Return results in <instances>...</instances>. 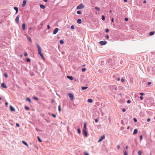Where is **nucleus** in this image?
Wrapping results in <instances>:
<instances>
[{"label": "nucleus", "instance_id": "nucleus-51", "mask_svg": "<svg viewBox=\"0 0 155 155\" xmlns=\"http://www.w3.org/2000/svg\"><path fill=\"white\" fill-rule=\"evenodd\" d=\"M150 121V118H148L147 119V121L149 122Z\"/></svg>", "mask_w": 155, "mask_h": 155}, {"label": "nucleus", "instance_id": "nucleus-7", "mask_svg": "<svg viewBox=\"0 0 155 155\" xmlns=\"http://www.w3.org/2000/svg\"><path fill=\"white\" fill-rule=\"evenodd\" d=\"M84 7V6L83 5V4H81L79 5L77 7V9H80L83 8Z\"/></svg>", "mask_w": 155, "mask_h": 155}, {"label": "nucleus", "instance_id": "nucleus-6", "mask_svg": "<svg viewBox=\"0 0 155 155\" xmlns=\"http://www.w3.org/2000/svg\"><path fill=\"white\" fill-rule=\"evenodd\" d=\"M105 138V136L104 135H103L101 136L100 139L98 140V142H100L102 141L103 139H104Z\"/></svg>", "mask_w": 155, "mask_h": 155}, {"label": "nucleus", "instance_id": "nucleus-24", "mask_svg": "<svg viewBox=\"0 0 155 155\" xmlns=\"http://www.w3.org/2000/svg\"><path fill=\"white\" fill-rule=\"evenodd\" d=\"M87 87H82V90H85V89H87Z\"/></svg>", "mask_w": 155, "mask_h": 155}, {"label": "nucleus", "instance_id": "nucleus-27", "mask_svg": "<svg viewBox=\"0 0 155 155\" xmlns=\"http://www.w3.org/2000/svg\"><path fill=\"white\" fill-rule=\"evenodd\" d=\"M95 8L96 10H97L98 11H99L100 10V8L98 7H95Z\"/></svg>", "mask_w": 155, "mask_h": 155}, {"label": "nucleus", "instance_id": "nucleus-37", "mask_svg": "<svg viewBox=\"0 0 155 155\" xmlns=\"http://www.w3.org/2000/svg\"><path fill=\"white\" fill-rule=\"evenodd\" d=\"M124 155H128L126 151H125L124 152Z\"/></svg>", "mask_w": 155, "mask_h": 155}, {"label": "nucleus", "instance_id": "nucleus-10", "mask_svg": "<svg viewBox=\"0 0 155 155\" xmlns=\"http://www.w3.org/2000/svg\"><path fill=\"white\" fill-rule=\"evenodd\" d=\"M10 110L11 111L13 112L15 111V109L11 105L10 106Z\"/></svg>", "mask_w": 155, "mask_h": 155}, {"label": "nucleus", "instance_id": "nucleus-48", "mask_svg": "<svg viewBox=\"0 0 155 155\" xmlns=\"http://www.w3.org/2000/svg\"><path fill=\"white\" fill-rule=\"evenodd\" d=\"M121 81L122 82H124V79L123 78H122L121 79Z\"/></svg>", "mask_w": 155, "mask_h": 155}, {"label": "nucleus", "instance_id": "nucleus-13", "mask_svg": "<svg viewBox=\"0 0 155 155\" xmlns=\"http://www.w3.org/2000/svg\"><path fill=\"white\" fill-rule=\"evenodd\" d=\"M67 78L68 79H70V80H72L74 79V78H73V77H72V76H67Z\"/></svg>", "mask_w": 155, "mask_h": 155}, {"label": "nucleus", "instance_id": "nucleus-3", "mask_svg": "<svg viewBox=\"0 0 155 155\" xmlns=\"http://www.w3.org/2000/svg\"><path fill=\"white\" fill-rule=\"evenodd\" d=\"M117 87L115 86H114L113 87L112 91L113 93H115L117 91Z\"/></svg>", "mask_w": 155, "mask_h": 155}, {"label": "nucleus", "instance_id": "nucleus-31", "mask_svg": "<svg viewBox=\"0 0 155 155\" xmlns=\"http://www.w3.org/2000/svg\"><path fill=\"white\" fill-rule=\"evenodd\" d=\"M78 133L79 134H81V130H80V128H79L78 129Z\"/></svg>", "mask_w": 155, "mask_h": 155}, {"label": "nucleus", "instance_id": "nucleus-49", "mask_svg": "<svg viewBox=\"0 0 155 155\" xmlns=\"http://www.w3.org/2000/svg\"><path fill=\"white\" fill-rule=\"evenodd\" d=\"M106 38H107V39L109 38V36L108 35H106Z\"/></svg>", "mask_w": 155, "mask_h": 155}, {"label": "nucleus", "instance_id": "nucleus-11", "mask_svg": "<svg viewBox=\"0 0 155 155\" xmlns=\"http://www.w3.org/2000/svg\"><path fill=\"white\" fill-rule=\"evenodd\" d=\"M1 86L2 87L5 88H7V87L4 83H2L1 84Z\"/></svg>", "mask_w": 155, "mask_h": 155}, {"label": "nucleus", "instance_id": "nucleus-22", "mask_svg": "<svg viewBox=\"0 0 155 155\" xmlns=\"http://www.w3.org/2000/svg\"><path fill=\"white\" fill-rule=\"evenodd\" d=\"M155 32L154 31H152L150 32L149 34L150 35H152L154 34Z\"/></svg>", "mask_w": 155, "mask_h": 155}, {"label": "nucleus", "instance_id": "nucleus-1", "mask_svg": "<svg viewBox=\"0 0 155 155\" xmlns=\"http://www.w3.org/2000/svg\"><path fill=\"white\" fill-rule=\"evenodd\" d=\"M36 45H37L38 48V54L40 56L42 59L45 60V58L44 57L43 54L41 53V47L38 44H36Z\"/></svg>", "mask_w": 155, "mask_h": 155}, {"label": "nucleus", "instance_id": "nucleus-61", "mask_svg": "<svg viewBox=\"0 0 155 155\" xmlns=\"http://www.w3.org/2000/svg\"><path fill=\"white\" fill-rule=\"evenodd\" d=\"M146 1L145 0L143 2L144 3H146Z\"/></svg>", "mask_w": 155, "mask_h": 155}, {"label": "nucleus", "instance_id": "nucleus-23", "mask_svg": "<svg viewBox=\"0 0 155 155\" xmlns=\"http://www.w3.org/2000/svg\"><path fill=\"white\" fill-rule=\"evenodd\" d=\"M60 43L61 44H63L64 43V41L62 40H61L60 41Z\"/></svg>", "mask_w": 155, "mask_h": 155}, {"label": "nucleus", "instance_id": "nucleus-41", "mask_svg": "<svg viewBox=\"0 0 155 155\" xmlns=\"http://www.w3.org/2000/svg\"><path fill=\"white\" fill-rule=\"evenodd\" d=\"M4 75H5V77H6V78L8 77V75L7 74L5 73L4 74Z\"/></svg>", "mask_w": 155, "mask_h": 155}, {"label": "nucleus", "instance_id": "nucleus-47", "mask_svg": "<svg viewBox=\"0 0 155 155\" xmlns=\"http://www.w3.org/2000/svg\"><path fill=\"white\" fill-rule=\"evenodd\" d=\"M122 111L123 112H124L126 111V109L125 108H124L122 109Z\"/></svg>", "mask_w": 155, "mask_h": 155}, {"label": "nucleus", "instance_id": "nucleus-43", "mask_svg": "<svg viewBox=\"0 0 155 155\" xmlns=\"http://www.w3.org/2000/svg\"><path fill=\"white\" fill-rule=\"evenodd\" d=\"M142 136L141 135L140 136V140H141L142 139Z\"/></svg>", "mask_w": 155, "mask_h": 155}, {"label": "nucleus", "instance_id": "nucleus-40", "mask_svg": "<svg viewBox=\"0 0 155 155\" xmlns=\"http://www.w3.org/2000/svg\"><path fill=\"white\" fill-rule=\"evenodd\" d=\"M134 120L135 122H137V119L136 118H134Z\"/></svg>", "mask_w": 155, "mask_h": 155}, {"label": "nucleus", "instance_id": "nucleus-20", "mask_svg": "<svg viewBox=\"0 0 155 155\" xmlns=\"http://www.w3.org/2000/svg\"><path fill=\"white\" fill-rule=\"evenodd\" d=\"M27 38L28 39V40H29L30 41V42H32V40H31V38L29 36H28L27 37Z\"/></svg>", "mask_w": 155, "mask_h": 155}, {"label": "nucleus", "instance_id": "nucleus-19", "mask_svg": "<svg viewBox=\"0 0 155 155\" xmlns=\"http://www.w3.org/2000/svg\"><path fill=\"white\" fill-rule=\"evenodd\" d=\"M87 102L89 103H91L92 102L93 100L91 99H89L87 100Z\"/></svg>", "mask_w": 155, "mask_h": 155}, {"label": "nucleus", "instance_id": "nucleus-8", "mask_svg": "<svg viewBox=\"0 0 155 155\" xmlns=\"http://www.w3.org/2000/svg\"><path fill=\"white\" fill-rule=\"evenodd\" d=\"M19 18H20V15H18L17 16V17H16V18L15 19V21L17 24H18L19 23Z\"/></svg>", "mask_w": 155, "mask_h": 155}, {"label": "nucleus", "instance_id": "nucleus-42", "mask_svg": "<svg viewBox=\"0 0 155 155\" xmlns=\"http://www.w3.org/2000/svg\"><path fill=\"white\" fill-rule=\"evenodd\" d=\"M24 56H25L26 57V56H27V55H28L27 53L26 52H25V54H24Z\"/></svg>", "mask_w": 155, "mask_h": 155}, {"label": "nucleus", "instance_id": "nucleus-4", "mask_svg": "<svg viewBox=\"0 0 155 155\" xmlns=\"http://www.w3.org/2000/svg\"><path fill=\"white\" fill-rule=\"evenodd\" d=\"M68 96L70 98V100L72 101L74 99V96L73 94L71 93H69L68 94Z\"/></svg>", "mask_w": 155, "mask_h": 155}, {"label": "nucleus", "instance_id": "nucleus-14", "mask_svg": "<svg viewBox=\"0 0 155 155\" xmlns=\"http://www.w3.org/2000/svg\"><path fill=\"white\" fill-rule=\"evenodd\" d=\"M22 29L24 30H25L26 29L25 25V24L24 23L22 24Z\"/></svg>", "mask_w": 155, "mask_h": 155}, {"label": "nucleus", "instance_id": "nucleus-18", "mask_svg": "<svg viewBox=\"0 0 155 155\" xmlns=\"http://www.w3.org/2000/svg\"><path fill=\"white\" fill-rule=\"evenodd\" d=\"M40 8L42 9H44L45 8V6H44V5H42V4L40 5Z\"/></svg>", "mask_w": 155, "mask_h": 155}, {"label": "nucleus", "instance_id": "nucleus-15", "mask_svg": "<svg viewBox=\"0 0 155 155\" xmlns=\"http://www.w3.org/2000/svg\"><path fill=\"white\" fill-rule=\"evenodd\" d=\"M22 143L24 144H25V145H26V146H27L28 147V144H27V143H26L25 142V141H24V140H22Z\"/></svg>", "mask_w": 155, "mask_h": 155}, {"label": "nucleus", "instance_id": "nucleus-12", "mask_svg": "<svg viewBox=\"0 0 155 155\" xmlns=\"http://www.w3.org/2000/svg\"><path fill=\"white\" fill-rule=\"evenodd\" d=\"M77 22L78 24H81L82 22V20L81 19L79 18L77 20Z\"/></svg>", "mask_w": 155, "mask_h": 155}, {"label": "nucleus", "instance_id": "nucleus-32", "mask_svg": "<svg viewBox=\"0 0 155 155\" xmlns=\"http://www.w3.org/2000/svg\"><path fill=\"white\" fill-rule=\"evenodd\" d=\"M102 19L103 20H104L105 19V16L104 15H102Z\"/></svg>", "mask_w": 155, "mask_h": 155}, {"label": "nucleus", "instance_id": "nucleus-38", "mask_svg": "<svg viewBox=\"0 0 155 155\" xmlns=\"http://www.w3.org/2000/svg\"><path fill=\"white\" fill-rule=\"evenodd\" d=\"M86 69L85 68H83L82 69V71L83 72H84L86 71Z\"/></svg>", "mask_w": 155, "mask_h": 155}, {"label": "nucleus", "instance_id": "nucleus-62", "mask_svg": "<svg viewBox=\"0 0 155 155\" xmlns=\"http://www.w3.org/2000/svg\"><path fill=\"white\" fill-rule=\"evenodd\" d=\"M117 80L118 81H119L120 80V78H118Z\"/></svg>", "mask_w": 155, "mask_h": 155}, {"label": "nucleus", "instance_id": "nucleus-9", "mask_svg": "<svg viewBox=\"0 0 155 155\" xmlns=\"http://www.w3.org/2000/svg\"><path fill=\"white\" fill-rule=\"evenodd\" d=\"M58 30L59 29L58 28H55L53 32V34L54 35L56 34L58 31Z\"/></svg>", "mask_w": 155, "mask_h": 155}, {"label": "nucleus", "instance_id": "nucleus-29", "mask_svg": "<svg viewBox=\"0 0 155 155\" xmlns=\"http://www.w3.org/2000/svg\"><path fill=\"white\" fill-rule=\"evenodd\" d=\"M37 138L38 139V140L40 142H42V141H41V139H40V137L38 136Z\"/></svg>", "mask_w": 155, "mask_h": 155}, {"label": "nucleus", "instance_id": "nucleus-60", "mask_svg": "<svg viewBox=\"0 0 155 155\" xmlns=\"http://www.w3.org/2000/svg\"><path fill=\"white\" fill-rule=\"evenodd\" d=\"M85 155H89V154L87 153H85Z\"/></svg>", "mask_w": 155, "mask_h": 155}, {"label": "nucleus", "instance_id": "nucleus-58", "mask_svg": "<svg viewBox=\"0 0 155 155\" xmlns=\"http://www.w3.org/2000/svg\"><path fill=\"white\" fill-rule=\"evenodd\" d=\"M114 18H112L111 19V21L112 22H114Z\"/></svg>", "mask_w": 155, "mask_h": 155}, {"label": "nucleus", "instance_id": "nucleus-35", "mask_svg": "<svg viewBox=\"0 0 155 155\" xmlns=\"http://www.w3.org/2000/svg\"><path fill=\"white\" fill-rule=\"evenodd\" d=\"M25 109L26 110H28L29 109V107L27 106H25Z\"/></svg>", "mask_w": 155, "mask_h": 155}, {"label": "nucleus", "instance_id": "nucleus-39", "mask_svg": "<svg viewBox=\"0 0 155 155\" xmlns=\"http://www.w3.org/2000/svg\"><path fill=\"white\" fill-rule=\"evenodd\" d=\"M74 25H72L71 26V29H74Z\"/></svg>", "mask_w": 155, "mask_h": 155}, {"label": "nucleus", "instance_id": "nucleus-63", "mask_svg": "<svg viewBox=\"0 0 155 155\" xmlns=\"http://www.w3.org/2000/svg\"><path fill=\"white\" fill-rule=\"evenodd\" d=\"M44 1L45 2H47L48 1V0H44Z\"/></svg>", "mask_w": 155, "mask_h": 155}, {"label": "nucleus", "instance_id": "nucleus-52", "mask_svg": "<svg viewBox=\"0 0 155 155\" xmlns=\"http://www.w3.org/2000/svg\"><path fill=\"white\" fill-rule=\"evenodd\" d=\"M95 122H96V123L98 121V120L97 119H95Z\"/></svg>", "mask_w": 155, "mask_h": 155}, {"label": "nucleus", "instance_id": "nucleus-50", "mask_svg": "<svg viewBox=\"0 0 155 155\" xmlns=\"http://www.w3.org/2000/svg\"><path fill=\"white\" fill-rule=\"evenodd\" d=\"M125 21H127L128 20V18H125Z\"/></svg>", "mask_w": 155, "mask_h": 155}, {"label": "nucleus", "instance_id": "nucleus-26", "mask_svg": "<svg viewBox=\"0 0 155 155\" xmlns=\"http://www.w3.org/2000/svg\"><path fill=\"white\" fill-rule=\"evenodd\" d=\"M26 2L25 0H24L23 1V4L24 5H23V6H24L25 5H26Z\"/></svg>", "mask_w": 155, "mask_h": 155}, {"label": "nucleus", "instance_id": "nucleus-57", "mask_svg": "<svg viewBox=\"0 0 155 155\" xmlns=\"http://www.w3.org/2000/svg\"><path fill=\"white\" fill-rule=\"evenodd\" d=\"M140 94L141 95H143V94H144V93H140Z\"/></svg>", "mask_w": 155, "mask_h": 155}, {"label": "nucleus", "instance_id": "nucleus-44", "mask_svg": "<svg viewBox=\"0 0 155 155\" xmlns=\"http://www.w3.org/2000/svg\"><path fill=\"white\" fill-rule=\"evenodd\" d=\"M109 30L108 29H106L105 30V31L106 32H109Z\"/></svg>", "mask_w": 155, "mask_h": 155}, {"label": "nucleus", "instance_id": "nucleus-2", "mask_svg": "<svg viewBox=\"0 0 155 155\" xmlns=\"http://www.w3.org/2000/svg\"><path fill=\"white\" fill-rule=\"evenodd\" d=\"M83 134H84L86 137L87 136V133L86 131V123H84V127L83 129Z\"/></svg>", "mask_w": 155, "mask_h": 155}, {"label": "nucleus", "instance_id": "nucleus-21", "mask_svg": "<svg viewBox=\"0 0 155 155\" xmlns=\"http://www.w3.org/2000/svg\"><path fill=\"white\" fill-rule=\"evenodd\" d=\"M26 100L28 101L30 103L31 102V99L29 98H27L26 99Z\"/></svg>", "mask_w": 155, "mask_h": 155}, {"label": "nucleus", "instance_id": "nucleus-30", "mask_svg": "<svg viewBox=\"0 0 155 155\" xmlns=\"http://www.w3.org/2000/svg\"><path fill=\"white\" fill-rule=\"evenodd\" d=\"M138 154L139 155H141L142 154V152L141 151H139L138 152Z\"/></svg>", "mask_w": 155, "mask_h": 155}, {"label": "nucleus", "instance_id": "nucleus-17", "mask_svg": "<svg viewBox=\"0 0 155 155\" xmlns=\"http://www.w3.org/2000/svg\"><path fill=\"white\" fill-rule=\"evenodd\" d=\"M14 9L16 10V14H17L18 12V9L17 7H14Z\"/></svg>", "mask_w": 155, "mask_h": 155}, {"label": "nucleus", "instance_id": "nucleus-36", "mask_svg": "<svg viewBox=\"0 0 155 155\" xmlns=\"http://www.w3.org/2000/svg\"><path fill=\"white\" fill-rule=\"evenodd\" d=\"M26 61L27 62H29L30 61V59L29 58H27Z\"/></svg>", "mask_w": 155, "mask_h": 155}, {"label": "nucleus", "instance_id": "nucleus-34", "mask_svg": "<svg viewBox=\"0 0 155 155\" xmlns=\"http://www.w3.org/2000/svg\"><path fill=\"white\" fill-rule=\"evenodd\" d=\"M51 116L53 117H54V118H55L56 117V115L54 114H51Z\"/></svg>", "mask_w": 155, "mask_h": 155}, {"label": "nucleus", "instance_id": "nucleus-56", "mask_svg": "<svg viewBox=\"0 0 155 155\" xmlns=\"http://www.w3.org/2000/svg\"><path fill=\"white\" fill-rule=\"evenodd\" d=\"M47 28H48V29H50V27L49 25H48L47 26Z\"/></svg>", "mask_w": 155, "mask_h": 155}, {"label": "nucleus", "instance_id": "nucleus-5", "mask_svg": "<svg viewBox=\"0 0 155 155\" xmlns=\"http://www.w3.org/2000/svg\"><path fill=\"white\" fill-rule=\"evenodd\" d=\"M107 42L106 41H100V42H99V43L101 45H105L107 44Z\"/></svg>", "mask_w": 155, "mask_h": 155}, {"label": "nucleus", "instance_id": "nucleus-46", "mask_svg": "<svg viewBox=\"0 0 155 155\" xmlns=\"http://www.w3.org/2000/svg\"><path fill=\"white\" fill-rule=\"evenodd\" d=\"M117 149L118 150H119L120 149V146L119 145H118L117 147Z\"/></svg>", "mask_w": 155, "mask_h": 155}, {"label": "nucleus", "instance_id": "nucleus-25", "mask_svg": "<svg viewBox=\"0 0 155 155\" xmlns=\"http://www.w3.org/2000/svg\"><path fill=\"white\" fill-rule=\"evenodd\" d=\"M58 110L59 112L61 111V106L60 105L58 106Z\"/></svg>", "mask_w": 155, "mask_h": 155}, {"label": "nucleus", "instance_id": "nucleus-16", "mask_svg": "<svg viewBox=\"0 0 155 155\" xmlns=\"http://www.w3.org/2000/svg\"><path fill=\"white\" fill-rule=\"evenodd\" d=\"M138 130L137 129H135L134 131L133 134H136L137 133Z\"/></svg>", "mask_w": 155, "mask_h": 155}, {"label": "nucleus", "instance_id": "nucleus-53", "mask_svg": "<svg viewBox=\"0 0 155 155\" xmlns=\"http://www.w3.org/2000/svg\"><path fill=\"white\" fill-rule=\"evenodd\" d=\"M127 103H130V100H128L127 101Z\"/></svg>", "mask_w": 155, "mask_h": 155}, {"label": "nucleus", "instance_id": "nucleus-59", "mask_svg": "<svg viewBox=\"0 0 155 155\" xmlns=\"http://www.w3.org/2000/svg\"><path fill=\"white\" fill-rule=\"evenodd\" d=\"M5 105H7L8 104V103L7 102H6L5 103Z\"/></svg>", "mask_w": 155, "mask_h": 155}, {"label": "nucleus", "instance_id": "nucleus-54", "mask_svg": "<svg viewBox=\"0 0 155 155\" xmlns=\"http://www.w3.org/2000/svg\"><path fill=\"white\" fill-rule=\"evenodd\" d=\"M151 84V82H148V84L149 85H150Z\"/></svg>", "mask_w": 155, "mask_h": 155}, {"label": "nucleus", "instance_id": "nucleus-64", "mask_svg": "<svg viewBox=\"0 0 155 155\" xmlns=\"http://www.w3.org/2000/svg\"><path fill=\"white\" fill-rule=\"evenodd\" d=\"M124 2H126L127 1V0H124Z\"/></svg>", "mask_w": 155, "mask_h": 155}, {"label": "nucleus", "instance_id": "nucleus-45", "mask_svg": "<svg viewBox=\"0 0 155 155\" xmlns=\"http://www.w3.org/2000/svg\"><path fill=\"white\" fill-rule=\"evenodd\" d=\"M16 126L18 127H19L20 126V125L18 123H16Z\"/></svg>", "mask_w": 155, "mask_h": 155}, {"label": "nucleus", "instance_id": "nucleus-33", "mask_svg": "<svg viewBox=\"0 0 155 155\" xmlns=\"http://www.w3.org/2000/svg\"><path fill=\"white\" fill-rule=\"evenodd\" d=\"M33 98L35 100H37V101H38V98H37V97H33Z\"/></svg>", "mask_w": 155, "mask_h": 155}, {"label": "nucleus", "instance_id": "nucleus-55", "mask_svg": "<svg viewBox=\"0 0 155 155\" xmlns=\"http://www.w3.org/2000/svg\"><path fill=\"white\" fill-rule=\"evenodd\" d=\"M140 98L141 100H142L143 99V97L142 96H140Z\"/></svg>", "mask_w": 155, "mask_h": 155}, {"label": "nucleus", "instance_id": "nucleus-28", "mask_svg": "<svg viewBox=\"0 0 155 155\" xmlns=\"http://www.w3.org/2000/svg\"><path fill=\"white\" fill-rule=\"evenodd\" d=\"M77 14L79 15H80L81 14V12L80 11H78L77 12Z\"/></svg>", "mask_w": 155, "mask_h": 155}]
</instances>
